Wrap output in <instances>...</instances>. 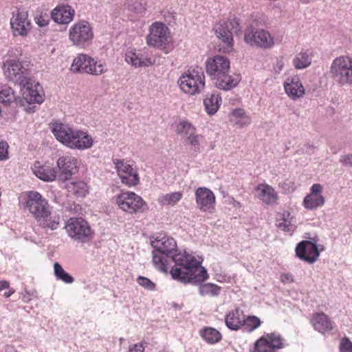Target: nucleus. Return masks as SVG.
Listing matches in <instances>:
<instances>
[{
  "instance_id": "1a4fd4ad",
  "label": "nucleus",
  "mask_w": 352,
  "mask_h": 352,
  "mask_svg": "<svg viewBox=\"0 0 352 352\" xmlns=\"http://www.w3.org/2000/svg\"><path fill=\"white\" fill-rule=\"evenodd\" d=\"M115 203L123 212L130 214L143 212L146 208V203L134 192L122 190L115 197Z\"/></svg>"
},
{
  "instance_id": "7ed1b4c3",
  "label": "nucleus",
  "mask_w": 352,
  "mask_h": 352,
  "mask_svg": "<svg viewBox=\"0 0 352 352\" xmlns=\"http://www.w3.org/2000/svg\"><path fill=\"white\" fill-rule=\"evenodd\" d=\"M24 205L40 227L51 230H56L58 227V218L52 216V208L48 201L38 192H28Z\"/></svg>"
},
{
  "instance_id": "6ab92c4d",
  "label": "nucleus",
  "mask_w": 352,
  "mask_h": 352,
  "mask_svg": "<svg viewBox=\"0 0 352 352\" xmlns=\"http://www.w3.org/2000/svg\"><path fill=\"white\" fill-rule=\"evenodd\" d=\"M21 94L23 100L29 104H40L44 100V95L41 93L39 84L31 82L30 78L21 85Z\"/></svg>"
},
{
  "instance_id": "9b49d317",
  "label": "nucleus",
  "mask_w": 352,
  "mask_h": 352,
  "mask_svg": "<svg viewBox=\"0 0 352 352\" xmlns=\"http://www.w3.org/2000/svg\"><path fill=\"white\" fill-rule=\"evenodd\" d=\"M94 32L90 24L85 21L76 23L69 30V39L78 47L85 48L94 38Z\"/></svg>"
},
{
  "instance_id": "37998d69",
  "label": "nucleus",
  "mask_w": 352,
  "mask_h": 352,
  "mask_svg": "<svg viewBox=\"0 0 352 352\" xmlns=\"http://www.w3.org/2000/svg\"><path fill=\"white\" fill-rule=\"evenodd\" d=\"M219 289L220 288L217 285L211 283L203 284L199 287V292L202 296L217 295L219 292Z\"/></svg>"
},
{
  "instance_id": "864d4df0",
  "label": "nucleus",
  "mask_w": 352,
  "mask_h": 352,
  "mask_svg": "<svg viewBox=\"0 0 352 352\" xmlns=\"http://www.w3.org/2000/svg\"><path fill=\"white\" fill-rule=\"evenodd\" d=\"M129 352H144V346L142 343L135 344L129 348Z\"/></svg>"
},
{
  "instance_id": "c9c22d12",
  "label": "nucleus",
  "mask_w": 352,
  "mask_h": 352,
  "mask_svg": "<svg viewBox=\"0 0 352 352\" xmlns=\"http://www.w3.org/2000/svg\"><path fill=\"white\" fill-rule=\"evenodd\" d=\"M0 102L3 104L16 102L21 103V105H24L23 100L20 98H16L14 91L7 85L0 86Z\"/></svg>"
},
{
  "instance_id": "473e14b6",
  "label": "nucleus",
  "mask_w": 352,
  "mask_h": 352,
  "mask_svg": "<svg viewBox=\"0 0 352 352\" xmlns=\"http://www.w3.org/2000/svg\"><path fill=\"white\" fill-rule=\"evenodd\" d=\"M201 338L209 344H214L222 340V334L213 327H204L199 331Z\"/></svg>"
},
{
  "instance_id": "b1692460",
  "label": "nucleus",
  "mask_w": 352,
  "mask_h": 352,
  "mask_svg": "<svg viewBox=\"0 0 352 352\" xmlns=\"http://www.w3.org/2000/svg\"><path fill=\"white\" fill-rule=\"evenodd\" d=\"M257 197L264 204L273 206L277 204L278 195L275 189L267 184H259L255 188Z\"/></svg>"
},
{
  "instance_id": "2f4dec72",
  "label": "nucleus",
  "mask_w": 352,
  "mask_h": 352,
  "mask_svg": "<svg viewBox=\"0 0 352 352\" xmlns=\"http://www.w3.org/2000/svg\"><path fill=\"white\" fill-rule=\"evenodd\" d=\"M230 120L234 125L238 127H243L251 123V118L243 109L237 108L233 109L229 116Z\"/></svg>"
},
{
  "instance_id": "f8f14e48",
  "label": "nucleus",
  "mask_w": 352,
  "mask_h": 352,
  "mask_svg": "<svg viewBox=\"0 0 352 352\" xmlns=\"http://www.w3.org/2000/svg\"><path fill=\"white\" fill-rule=\"evenodd\" d=\"M286 345L285 339L280 333H265L254 342L252 352H278Z\"/></svg>"
},
{
  "instance_id": "49530a36",
  "label": "nucleus",
  "mask_w": 352,
  "mask_h": 352,
  "mask_svg": "<svg viewBox=\"0 0 352 352\" xmlns=\"http://www.w3.org/2000/svg\"><path fill=\"white\" fill-rule=\"evenodd\" d=\"M137 282L147 290L153 291L155 289V284L146 277L140 276L137 278Z\"/></svg>"
},
{
  "instance_id": "39448f33",
  "label": "nucleus",
  "mask_w": 352,
  "mask_h": 352,
  "mask_svg": "<svg viewBox=\"0 0 352 352\" xmlns=\"http://www.w3.org/2000/svg\"><path fill=\"white\" fill-rule=\"evenodd\" d=\"M182 92L195 96L205 88V75L201 67L198 66L184 72L177 80Z\"/></svg>"
},
{
  "instance_id": "a878e982",
  "label": "nucleus",
  "mask_w": 352,
  "mask_h": 352,
  "mask_svg": "<svg viewBox=\"0 0 352 352\" xmlns=\"http://www.w3.org/2000/svg\"><path fill=\"white\" fill-rule=\"evenodd\" d=\"M311 322L314 329L322 334L331 331L333 328V321L323 312L314 314Z\"/></svg>"
},
{
  "instance_id": "de8ad7c7",
  "label": "nucleus",
  "mask_w": 352,
  "mask_h": 352,
  "mask_svg": "<svg viewBox=\"0 0 352 352\" xmlns=\"http://www.w3.org/2000/svg\"><path fill=\"white\" fill-rule=\"evenodd\" d=\"M283 219H281V221H279L277 223V227L280 228L281 230L284 232H291L293 231V225L287 218L285 217V214H283Z\"/></svg>"
},
{
  "instance_id": "72a5a7b5",
  "label": "nucleus",
  "mask_w": 352,
  "mask_h": 352,
  "mask_svg": "<svg viewBox=\"0 0 352 352\" xmlns=\"http://www.w3.org/2000/svg\"><path fill=\"white\" fill-rule=\"evenodd\" d=\"M221 103V98L217 93H211L206 96L204 104L206 112L210 115L214 114L219 109Z\"/></svg>"
},
{
  "instance_id": "393cba45",
  "label": "nucleus",
  "mask_w": 352,
  "mask_h": 352,
  "mask_svg": "<svg viewBox=\"0 0 352 352\" xmlns=\"http://www.w3.org/2000/svg\"><path fill=\"white\" fill-rule=\"evenodd\" d=\"M245 316L243 311L239 307L229 311L225 316L226 327L232 331L241 329Z\"/></svg>"
},
{
  "instance_id": "bb28decb",
  "label": "nucleus",
  "mask_w": 352,
  "mask_h": 352,
  "mask_svg": "<svg viewBox=\"0 0 352 352\" xmlns=\"http://www.w3.org/2000/svg\"><path fill=\"white\" fill-rule=\"evenodd\" d=\"M74 10L70 6H63L54 8L51 17L57 23L68 24L73 20Z\"/></svg>"
},
{
  "instance_id": "f03ea898",
  "label": "nucleus",
  "mask_w": 352,
  "mask_h": 352,
  "mask_svg": "<svg viewBox=\"0 0 352 352\" xmlns=\"http://www.w3.org/2000/svg\"><path fill=\"white\" fill-rule=\"evenodd\" d=\"M50 129L56 139L70 149L85 151L93 146L94 139L87 131L76 129L59 122L52 123Z\"/></svg>"
},
{
  "instance_id": "8fccbe9b",
  "label": "nucleus",
  "mask_w": 352,
  "mask_h": 352,
  "mask_svg": "<svg viewBox=\"0 0 352 352\" xmlns=\"http://www.w3.org/2000/svg\"><path fill=\"white\" fill-rule=\"evenodd\" d=\"M9 146L5 141H0V161L8 159Z\"/></svg>"
},
{
  "instance_id": "f704fd0d",
  "label": "nucleus",
  "mask_w": 352,
  "mask_h": 352,
  "mask_svg": "<svg viewBox=\"0 0 352 352\" xmlns=\"http://www.w3.org/2000/svg\"><path fill=\"white\" fill-rule=\"evenodd\" d=\"M107 65L104 61L96 59L91 56L88 65L87 74L98 76L107 72Z\"/></svg>"
},
{
  "instance_id": "9d476101",
  "label": "nucleus",
  "mask_w": 352,
  "mask_h": 352,
  "mask_svg": "<svg viewBox=\"0 0 352 352\" xmlns=\"http://www.w3.org/2000/svg\"><path fill=\"white\" fill-rule=\"evenodd\" d=\"M69 237L76 241L87 243L94 238V232L87 221L81 217H71L65 227Z\"/></svg>"
},
{
  "instance_id": "412c9836",
  "label": "nucleus",
  "mask_w": 352,
  "mask_h": 352,
  "mask_svg": "<svg viewBox=\"0 0 352 352\" xmlns=\"http://www.w3.org/2000/svg\"><path fill=\"white\" fill-rule=\"evenodd\" d=\"M296 254L300 259L308 263H314L317 261L320 253L316 243L302 241L297 245Z\"/></svg>"
},
{
  "instance_id": "c756f323",
  "label": "nucleus",
  "mask_w": 352,
  "mask_h": 352,
  "mask_svg": "<svg viewBox=\"0 0 352 352\" xmlns=\"http://www.w3.org/2000/svg\"><path fill=\"white\" fill-rule=\"evenodd\" d=\"M217 37L222 41L223 45L220 50L223 53H230L233 51V38L230 31L221 26L216 29Z\"/></svg>"
},
{
  "instance_id": "6e6552de",
  "label": "nucleus",
  "mask_w": 352,
  "mask_h": 352,
  "mask_svg": "<svg viewBox=\"0 0 352 352\" xmlns=\"http://www.w3.org/2000/svg\"><path fill=\"white\" fill-rule=\"evenodd\" d=\"M146 40L148 45L165 50L166 52L173 47V38L170 30L160 21H155L151 24Z\"/></svg>"
},
{
  "instance_id": "5701e85b",
  "label": "nucleus",
  "mask_w": 352,
  "mask_h": 352,
  "mask_svg": "<svg viewBox=\"0 0 352 352\" xmlns=\"http://www.w3.org/2000/svg\"><path fill=\"white\" fill-rule=\"evenodd\" d=\"M283 87L287 95L294 100L302 98L305 94V89L298 76L287 78Z\"/></svg>"
},
{
  "instance_id": "e433bc0d",
  "label": "nucleus",
  "mask_w": 352,
  "mask_h": 352,
  "mask_svg": "<svg viewBox=\"0 0 352 352\" xmlns=\"http://www.w3.org/2000/svg\"><path fill=\"white\" fill-rule=\"evenodd\" d=\"M66 188L68 192L78 197H84L88 193V186L82 181L69 182L67 184Z\"/></svg>"
},
{
  "instance_id": "f257e3e1",
  "label": "nucleus",
  "mask_w": 352,
  "mask_h": 352,
  "mask_svg": "<svg viewBox=\"0 0 352 352\" xmlns=\"http://www.w3.org/2000/svg\"><path fill=\"white\" fill-rule=\"evenodd\" d=\"M175 265L170 273L173 279L184 283H201L208 278V274L201 262L194 256L179 253L172 256Z\"/></svg>"
},
{
  "instance_id": "f3484780",
  "label": "nucleus",
  "mask_w": 352,
  "mask_h": 352,
  "mask_svg": "<svg viewBox=\"0 0 352 352\" xmlns=\"http://www.w3.org/2000/svg\"><path fill=\"white\" fill-rule=\"evenodd\" d=\"M230 60L223 56L217 55L208 58L206 63V71L210 78L215 82L223 74L230 72Z\"/></svg>"
},
{
  "instance_id": "cd10ccee",
  "label": "nucleus",
  "mask_w": 352,
  "mask_h": 352,
  "mask_svg": "<svg viewBox=\"0 0 352 352\" xmlns=\"http://www.w3.org/2000/svg\"><path fill=\"white\" fill-rule=\"evenodd\" d=\"M241 79L240 74L235 73L230 74L229 72H226V74H223L220 78H218L214 84L221 89L230 90L237 86Z\"/></svg>"
},
{
  "instance_id": "7c9ffc66",
  "label": "nucleus",
  "mask_w": 352,
  "mask_h": 352,
  "mask_svg": "<svg viewBox=\"0 0 352 352\" xmlns=\"http://www.w3.org/2000/svg\"><path fill=\"white\" fill-rule=\"evenodd\" d=\"M91 56L87 54L80 53L74 58L70 67L73 73L87 74Z\"/></svg>"
},
{
  "instance_id": "c03bdc74",
  "label": "nucleus",
  "mask_w": 352,
  "mask_h": 352,
  "mask_svg": "<svg viewBox=\"0 0 352 352\" xmlns=\"http://www.w3.org/2000/svg\"><path fill=\"white\" fill-rule=\"evenodd\" d=\"M201 136L195 133L194 135H192L190 137H188L185 140L186 143L187 145H188L192 150H193L195 153H198L200 151V140Z\"/></svg>"
},
{
  "instance_id": "a19ab883",
  "label": "nucleus",
  "mask_w": 352,
  "mask_h": 352,
  "mask_svg": "<svg viewBox=\"0 0 352 352\" xmlns=\"http://www.w3.org/2000/svg\"><path fill=\"white\" fill-rule=\"evenodd\" d=\"M262 324L261 320L255 316H245L242 329L243 331L251 333L258 329Z\"/></svg>"
},
{
  "instance_id": "a18cd8bd",
  "label": "nucleus",
  "mask_w": 352,
  "mask_h": 352,
  "mask_svg": "<svg viewBox=\"0 0 352 352\" xmlns=\"http://www.w3.org/2000/svg\"><path fill=\"white\" fill-rule=\"evenodd\" d=\"M50 19L52 17L47 12H41L35 16L34 21L39 27L43 28L49 24Z\"/></svg>"
},
{
  "instance_id": "0eeeda50",
  "label": "nucleus",
  "mask_w": 352,
  "mask_h": 352,
  "mask_svg": "<svg viewBox=\"0 0 352 352\" xmlns=\"http://www.w3.org/2000/svg\"><path fill=\"white\" fill-rule=\"evenodd\" d=\"M265 23L264 19H254L252 21L250 26L245 29L244 41L251 46L261 48H270L274 45V41L271 34L263 29L254 30V26L263 25Z\"/></svg>"
},
{
  "instance_id": "ea45409f",
  "label": "nucleus",
  "mask_w": 352,
  "mask_h": 352,
  "mask_svg": "<svg viewBox=\"0 0 352 352\" xmlns=\"http://www.w3.org/2000/svg\"><path fill=\"white\" fill-rule=\"evenodd\" d=\"M311 63V56L307 51H301L293 60V65L298 69L309 67Z\"/></svg>"
},
{
  "instance_id": "a211bd4d",
  "label": "nucleus",
  "mask_w": 352,
  "mask_h": 352,
  "mask_svg": "<svg viewBox=\"0 0 352 352\" xmlns=\"http://www.w3.org/2000/svg\"><path fill=\"white\" fill-rule=\"evenodd\" d=\"M195 199L198 208L206 213H213L215 210L216 197L214 192L206 187H199L195 190Z\"/></svg>"
},
{
  "instance_id": "20e7f679",
  "label": "nucleus",
  "mask_w": 352,
  "mask_h": 352,
  "mask_svg": "<svg viewBox=\"0 0 352 352\" xmlns=\"http://www.w3.org/2000/svg\"><path fill=\"white\" fill-rule=\"evenodd\" d=\"M153 247V265L160 272L167 273L170 261V254L176 250V241L173 237L166 235L160 236L154 242Z\"/></svg>"
},
{
  "instance_id": "dca6fc26",
  "label": "nucleus",
  "mask_w": 352,
  "mask_h": 352,
  "mask_svg": "<svg viewBox=\"0 0 352 352\" xmlns=\"http://www.w3.org/2000/svg\"><path fill=\"white\" fill-rule=\"evenodd\" d=\"M56 165L59 170L58 179L65 182L78 172L80 161L72 155H65L58 157Z\"/></svg>"
},
{
  "instance_id": "aec40b11",
  "label": "nucleus",
  "mask_w": 352,
  "mask_h": 352,
  "mask_svg": "<svg viewBox=\"0 0 352 352\" xmlns=\"http://www.w3.org/2000/svg\"><path fill=\"white\" fill-rule=\"evenodd\" d=\"M323 187L320 184H314L310 188L302 201L303 206L307 210H315L322 207L325 204V197L322 195Z\"/></svg>"
},
{
  "instance_id": "5fc2aeb1",
  "label": "nucleus",
  "mask_w": 352,
  "mask_h": 352,
  "mask_svg": "<svg viewBox=\"0 0 352 352\" xmlns=\"http://www.w3.org/2000/svg\"><path fill=\"white\" fill-rule=\"evenodd\" d=\"M10 283L7 280H1L0 281V292L3 291L6 289H9Z\"/></svg>"
},
{
  "instance_id": "ddd939ff",
  "label": "nucleus",
  "mask_w": 352,
  "mask_h": 352,
  "mask_svg": "<svg viewBox=\"0 0 352 352\" xmlns=\"http://www.w3.org/2000/svg\"><path fill=\"white\" fill-rule=\"evenodd\" d=\"M3 70L10 80L20 85L24 84L29 78L28 65H25L19 60L8 59L6 60L3 65Z\"/></svg>"
},
{
  "instance_id": "3c124183",
  "label": "nucleus",
  "mask_w": 352,
  "mask_h": 352,
  "mask_svg": "<svg viewBox=\"0 0 352 352\" xmlns=\"http://www.w3.org/2000/svg\"><path fill=\"white\" fill-rule=\"evenodd\" d=\"M280 280L283 284L293 283L294 282V277L293 274L289 272L283 273L280 276Z\"/></svg>"
},
{
  "instance_id": "13d9d810",
  "label": "nucleus",
  "mask_w": 352,
  "mask_h": 352,
  "mask_svg": "<svg viewBox=\"0 0 352 352\" xmlns=\"http://www.w3.org/2000/svg\"><path fill=\"white\" fill-rule=\"evenodd\" d=\"M235 206L240 207L241 206V203L239 202V201H236Z\"/></svg>"
},
{
  "instance_id": "4be33fe9",
  "label": "nucleus",
  "mask_w": 352,
  "mask_h": 352,
  "mask_svg": "<svg viewBox=\"0 0 352 352\" xmlns=\"http://www.w3.org/2000/svg\"><path fill=\"white\" fill-rule=\"evenodd\" d=\"M32 170L38 179L47 182L56 180L58 176L56 168L50 162L36 161L33 164Z\"/></svg>"
},
{
  "instance_id": "09e8293b",
  "label": "nucleus",
  "mask_w": 352,
  "mask_h": 352,
  "mask_svg": "<svg viewBox=\"0 0 352 352\" xmlns=\"http://www.w3.org/2000/svg\"><path fill=\"white\" fill-rule=\"evenodd\" d=\"M340 352H352V342L346 337L341 339L339 345Z\"/></svg>"
},
{
  "instance_id": "6e6d98bb",
  "label": "nucleus",
  "mask_w": 352,
  "mask_h": 352,
  "mask_svg": "<svg viewBox=\"0 0 352 352\" xmlns=\"http://www.w3.org/2000/svg\"><path fill=\"white\" fill-rule=\"evenodd\" d=\"M14 293V290H12V289H9V292H6L4 293V296L8 298L10 297L12 294Z\"/></svg>"
},
{
  "instance_id": "4468645a",
  "label": "nucleus",
  "mask_w": 352,
  "mask_h": 352,
  "mask_svg": "<svg viewBox=\"0 0 352 352\" xmlns=\"http://www.w3.org/2000/svg\"><path fill=\"white\" fill-rule=\"evenodd\" d=\"M10 24L11 32L14 36L25 37L32 28L28 11L21 9H17L12 12Z\"/></svg>"
},
{
  "instance_id": "423d86ee",
  "label": "nucleus",
  "mask_w": 352,
  "mask_h": 352,
  "mask_svg": "<svg viewBox=\"0 0 352 352\" xmlns=\"http://www.w3.org/2000/svg\"><path fill=\"white\" fill-rule=\"evenodd\" d=\"M329 75L332 80L340 86H352V57L340 56L333 60Z\"/></svg>"
},
{
  "instance_id": "79ce46f5",
  "label": "nucleus",
  "mask_w": 352,
  "mask_h": 352,
  "mask_svg": "<svg viewBox=\"0 0 352 352\" xmlns=\"http://www.w3.org/2000/svg\"><path fill=\"white\" fill-rule=\"evenodd\" d=\"M54 270L57 279L67 284L72 283L74 281V278L66 272L58 263L56 262L54 264Z\"/></svg>"
},
{
  "instance_id": "2eb2a0df",
  "label": "nucleus",
  "mask_w": 352,
  "mask_h": 352,
  "mask_svg": "<svg viewBox=\"0 0 352 352\" xmlns=\"http://www.w3.org/2000/svg\"><path fill=\"white\" fill-rule=\"evenodd\" d=\"M113 164L121 182L128 187L137 186L140 183L138 171L132 167L125 160L115 159Z\"/></svg>"
},
{
  "instance_id": "c85d7f7f",
  "label": "nucleus",
  "mask_w": 352,
  "mask_h": 352,
  "mask_svg": "<svg viewBox=\"0 0 352 352\" xmlns=\"http://www.w3.org/2000/svg\"><path fill=\"white\" fill-rule=\"evenodd\" d=\"M125 60L135 67H149L153 64L151 58L144 57L133 50H129L126 53Z\"/></svg>"
},
{
  "instance_id": "603ef678",
  "label": "nucleus",
  "mask_w": 352,
  "mask_h": 352,
  "mask_svg": "<svg viewBox=\"0 0 352 352\" xmlns=\"http://www.w3.org/2000/svg\"><path fill=\"white\" fill-rule=\"evenodd\" d=\"M340 161L344 166H352V154L342 156Z\"/></svg>"
},
{
  "instance_id": "4c0bfd02",
  "label": "nucleus",
  "mask_w": 352,
  "mask_h": 352,
  "mask_svg": "<svg viewBox=\"0 0 352 352\" xmlns=\"http://www.w3.org/2000/svg\"><path fill=\"white\" fill-rule=\"evenodd\" d=\"M183 194L182 192H173L162 195L159 197L158 202L162 206H171L176 205L182 198Z\"/></svg>"
},
{
  "instance_id": "4d7b16f0",
  "label": "nucleus",
  "mask_w": 352,
  "mask_h": 352,
  "mask_svg": "<svg viewBox=\"0 0 352 352\" xmlns=\"http://www.w3.org/2000/svg\"><path fill=\"white\" fill-rule=\"evenodd\" d=\"M303 3H307L310 1V0H300Z\"/></svg>"
},
{
  "instance_id": "58836bf2",
  "label": "nucleus",
  "mask_w": 352,
  "mask_h": 352,
  "mask_svg": "<svg viewBox=\"0 0 352 352\" xmlns=\"http://www.w3.org/2000/svg\"><path fill=\"white\" fill-rule=\"evenodd\" d=\"M176 133L186 140L197 133V129L190 122L181 121L176 126Z\"/></svg>"
}]
</instances>
